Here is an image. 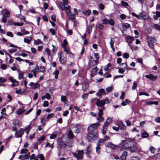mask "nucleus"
I'll return each mask as SVG.
<instances>
[{"mask_svg":"<svg viewBox=\"0 0 160 160\" xmlns=\"http://www.w3.org/2000/svg\"><path fill=\"white\" fill-rule=\"evenodd\" d=\"M151 152L152 153H154L155 152V148L153 147H151L150 149Z\"/></svg>","mask_w":160,"mask_h":160,"instance_id":"nucleus-62","label":"nucleus"},{"mask_svg":"<svg viewBox=\"0 0 160 160\" xmlns=\"http://www.w3.org/2000/svg\"><path fill=\"white\" fill-rule=\"evenodd\" d=\"M103 139L104 140V141L105 142L108 141V140H109L110 138L107 135H105L104 136V138H103Z\"/></svg>","mask_w":160,"mask_h":160,"instance_id":"nucleus-52","label":"nucleus"},{"mask_svg":"<svg viewBox=\"0 0 160 160\" xmlns=\"http://www.w3.org/2000/svg\"><path fill=\"white\" fill-rule=\"evenodd\" d=\"M108 24H110L111 26H113L114 23L113 20L112 19H110L108 20Z\"/></svg>","mask_w":160,"mask_h":160,"instance_id":"nucleus-35","label":"nucleus"},{"mask_svg":"<svg viewBox=\"0 0 160 160\" xmlns=\"http://www.w3.org/2000/svg\"><path fill=\"white\" fill-rule=\"evenodd\" d=\"M75 15L74 14H70L69 17V19L70 20H73L75 19Z\"/></svg>","mask_w":160,"mask_h":160,"instance_id":"nucleus-39","label":"nucleus"},{"mask_svg":"<svg viewBox=\"0 0 160 160\" xmlns=\"http://www.w3.org/2000/svg\"><path fill=\"white\" fill-rule=\"evenodd\" d=\"M139 95L140 96L144 95L146 96H148L149 95V94L148 93L145 92H140L139 93Z\"/></svg>","mask_w":160,"mask_h":160,"instance_id":"nucleus-38","label":"nucleus"},{"mask_svg":"<svg viewBox=\"0 0 160 160\" xmlns=\"http://www.w3.org/2000/svg\"><path fill=\"white\" fill-rule=\"evenodd\" d=\"M44 140V136H42L40 137L38 140V141L40 143H42Z\"/></svg>","mask_w":160,"mask_h":160,"instance_id":"nucleus-37","label":"nucleus"},{"mask_svg":"<svg viewBox=\"0 0 160 160\" xmlns=\"http://www.w3.org/2000/svg\"><path fill=\"white\" fill-rule=\"evenodd\" d=\"M0 68L1 69L5 70L7 68V66L6 64H1Z\"/></svg>","mask_w":160,"mask_h":160,"instance_id":"nucleus-30","label":"nucleus"},{"mask_svg":"<svg viewBox=\"0 0 160 160\" xmlns=\"http://www.w3.org/2000/svg\"><path fill=\"white\" fill-rule=\"evenodd\" d=\"M99 7L101 10H103L104 9V6L102 3H100L99 5Z\"/></svg>","mask_w":160,"mask_h":160,"instance_id":"nucleus-64","label":"nucleus"},{"mask_svg":"<svg viewBox=\"0 0 160 160\" xmlns=\"http://www.w3.org/2000/svg\"><path fill=\"white\" fill-rule=\"evenodd\" d=\"M48 103L47 101H45L43 104L44 107H48Z\"/></svg>","mask_w":160,"mask_h":160,"instance_id":"nucleus-59","label":"nucleus"},{"mask_svg":"<svg viewBox=\"0 0 160 160\" xmlns=\"http://www.w3.org/2000/svg\"><path fill=\"white\" fill-rule=\"evenodd\" d=\"M99 126V124L98 123L90 125L88 128V130L89 133L88 134V138L90 141L92 139V138L96 136L98 130L97 127Z\"/></svg>","mask_w":160,"mask_h":160,"instance_id":"nucleus-1","label":"nucleus"},{"mask_svg":"<svg viewBox=\"0 0 160 160\" xmlns=\"http://www.w3.org/2000/svg\"><path fill=\"white\" fill-rule=\"evenodd\" d=\"M128 153L127 152L125 151H123V153L121 157L122 160H125L126 159V157Z\"/></svg>","mask_w":160,"mask_h":160,"instance_id":"nucleus-16","label":"nucleus"},{"mask_svg":"<svg viewBox=\"0 0 160 160\" xmlns=\"http://www.w3.org/2000/svg\"><path fill=\"white\" fill-rule=\"evenodd\" d=\"M140 17L144 19H145L148 18V14L145 12H143L139 14V17Z\"/></svg>","mask_w":160,"mask_h":160,"instance_id":"nucleus-10","label":"nucleus"},{"mask_svg":"<svg viewBox=\"0 0 160 160\" xmlns=\"http://www.w3.org/2000/svg\"><path fill=\"white\" fill-rule=\"evenodd\" d=\"M23 133V130L22 128H20L19 131L16 132V138L21 137Z\"/></svg>","mask_w":160,"mask_h":160,"instance_id":"nucleus-8","label":"nucleus"},{"mask_svg":"<svg viewBox=\"0 0 160 160\" xmlns=\"http://www.w3.org/2000/svg\"><path fill=\"white\" fill-rule=\"evenodd\" d=\"M25 111V110L22 109H18L17 112V113L18 115H20L23 113Z\"/></svg>","mask_w":160,"mask_h":160,"instance_id":"nucleus-19","label":"nucleus"},{"mask_svg":"<svg viewBox=\"0 0 160 160\" xmlns=\"http://www.w3.org/2000/svg\"><path fill=\"white\" fill-rule=\"evenodd\" d=\"M109 103V100L108 99L102 100L98 99L97 101L96 104L98 107H100L102 108H104V104L105 103L108 104Z\"/></svg>","mask_w":160,"mask_h":160,"instance_id":"nucleus-4","label":"nucleus"},{"mask_svg":"<svg viewBox=\"0 0 160 160\" xmlns=\"http://www.w3.org/2000/svg\"><path fill=\"white\" fill-rule=\"evenodd\" d=\"M128 148H130L131 152H134L138 149V146L136 142L133 141L129 142H128Z\"/></svg>","mask_w":160,"mask_h":160,"instance_id":"nucleus-3","label":"nucleus"},{"mask_svg":"<svg viewBox=\"0 0 160 160\" xmlns=\"http://www.w3.org/2000/svg\"><path fill=\"white\" fill-rule=\"evenodd\" d=\"M98 56H99V53H96L94 54V57L95 58V59H96L97 60H98L99 58Z\"/></svg>","mask_w":160,"mask_h":160,"instance_id":"nucleus-63","label":"nucleus"},{"mask_svg":"<svg viewBox=\"0 0 160 160\" xmlns=\"http://www.w3.org/2000/svg\"><path fill=\"white\" fill-rule=\"evenodd\" d=\"M82 12L84 15H89L91 14V11L90 10H89L86 11L85 12L83 11Z\"/></svg>","mask_w":160,"mask_h":160,"instance_id":"nucleus-26","label":"nucleus"},{"mask_svg":"<svg viewBox=\"0 0 160 160\" xmlns=\"http://www.w3.org/2000/svg\"><path fill=\"white\" fill-rule=\"evenodd\" d=\"M124 70L122 68H119L118 72L120 73H123L124 72Z\"/></svg>","mask_w":160,"mask_h":160,"instance_id":"nucleus-53","label":"nucleus"},{"mask_svg":"<svg viewBox=\"0 0 160 160\" xmlns=\"http://www.w3.org/2000/svg\"><path fill=\"white\" fill-rule=\"evenodd\" d=\"M88 95V93H85L82 96V98L83 99L85 100L87 98Z\"/></svg>","mask_w":160,"mask_h":160,"instance_id":"nucleus-43","label":"nucleus"},{"mask_svg":"<svg viewBox=\"0 0 160 160\" xmlns=\"http://www.w3.org/2000/svg\"><path fill=\"white\" fill-rule=\"evenodd\" d=\"M121 3L124 6H128V3L126 2H125L123 1H122L121 2Z\"/></svg>","mask_w":160,"mask_h":160,"instance_id":"nucleus-51","label":"nucleus"},{"mask_svg":"<svg viewBox=\"0 0 160 160\" xmlns=\"http://www.w3.org/2000/svg\"><path fill=\"white\" fill-rule=\"evenodd\" d=\"M41 43V41L39 39H38L37 40H34V44L37 45L40 44Z\"/></svg>","mask_w":160,"mask_h":160,"instance_id":"nucleus-29","label":"nucleus"},{"mask_svg":"<svg viewBox=\"0 0 160 160\" xmlns=\"http://www.w3.org/2000/svg\"><path fill=\"white\" fill-rule=\"evenodd\" d=\"M130 24L127 23L122 24V28H123L124 30H125L126 29L130 28Z\"/></svg>","mask_w":160,"mask_h":160,"instance_id":"nucleus-17","label":"nucleus"},{"mask_svg":"<svg viewBox=\"0 0 160 160\" xmlns=\"http://www.w3.org/2000/svg\"><path fill=\"white\" fill-rule=\"evenodd\" d=\"M120 17L121 19L123 20L126 18V16L124 14H121L120 15Z\"/></svg>","mask_w":160,"mask_h":160,"instance_id":"nucleus-57","label":"nucleus"},{"mask_svg":"<svg viewBox=\"0 0 160 160\" xmlns=\"http://www.w3.org/2000/svg\"><path fill=\"white\" fill-rule=\"evenodd\" d=\"M63 48V51L67 53H69V50L68 48L66 47H62Z\"/></svg>","mask_w":160,"mask_h":160,"instance_id":"nucleus-41","label":"nucleus"},{"mask_svg":"<svg viewBox=\"0 0 160 160\" xmlns=\"http://www.w3.org/2000/svg\"><path fill=\"white\" fill-rule=\"evenodd\" d=\"M118 125L120 129L121 130H125L126 128V126L124 125L122 122H119Z\"/></svg>","mask_w":160,"mask_h":160,"instance_id":"nucleus-13","label":"nucleus"},{"mask_svg":"<svg viewBox=\"0 0 160 160\" xmlns=\"http://www.w3.org/2000/svg\"><path fill=\"white\" fill-rule=\"evenodd\" d=\"M7 35L11 37H13V36L12 32H8L7 33Z\"/></svg>","mask_w":160,"mask_h":160,"instance_id":"nucleus-50","label":"nucleus"},{"mask_svg":"<svg viewBox=\"0 0 160 160\" xmlns=\"http://www.w3.org/2000/svg\"><path fill=\"white\" fill-rule=\"evenodd\" d=\"M7 18V17L3 16V17H2L1 19L2 21L4 23L6 22L7 21V19L6 18Z\"/></svg>","mask_w":160,"mask_h":160,"instance_id":"nucleus-49","label":"nucleus"},{"mask_svg":"<svg viewBox=\"0 0 160 160\" xmlns=\"http://www.w3.org/2000/svg\"><path fill=\"white\" fill-rule=\"evenodd\" d=\"M97 67H96L95 68H93L92 71L91 72L92 74H95L97 72Z\"/></svg>","mask_w":160,"mask_h":160,"instance_id":"nucleus-56","label":"nucleus"},{"mask_svg":"<svg viewBox=\"0 0 160 160\" xmlns=\"http://www.w3.org/2000/svg\"><path fill=\"white\" fill-rule=\"evenodd\" d=\"M2 14L3 16L7 18L9 17L10 15V14L9 12L6 9H4L2 11Z\"/></svg>","mask_w":160,"mask_h":160,"instance_id":"nucleus-11","label":"nucleus"},{"mask_svg":"<svg viewBox=\"0 0 160 160\" xmlns=\"http://www.w3.org/2000/svg\"><path fill=\"white\" fill-rule=\"evenodd\" d=\"M122 56L124 58L126 59L128 58L129 57L128 54L127 53H124Z\"/></svg>","mask_w":160,"mask_h":160,"instance_id":"nucleus-42","label":"nucleus"},{"mask_svg":"<svg viewBox=\"0 0 160 160\" xmlns=\"http://www.w3.org/2000/svg\"><path fill=\"white\" fill-rule=\"evenodd\" d=\"M38 157L40 158V160H45L44 157L42 154H39L38 155Z\"/></svg>","mask_w":160,"mask_h":160,"instance_id":"nucleus-54","label":"nucleus"},{"mask_svg":"<svg viewBox=\"0 0 160 160\" xmlns=\"http://www.w3.org/2000/svg\"><path fill=\"white\" fill-rule=\"evenodd\" d=\"M148 135L146 132L142 133L141 135V137L142 138H145L148 137Z\"/></svg>","mask_w":160,"mask_h":160,"instance_id":"nucleus-33","label":"nucleus"},{"mask_svg":"<svg viewBox=\"0 0 160 160\" xmlns=\"http://www.w3.org/2000/svg\"><path fill=\"white\" fill-rule=\"evenodd\" d=\"M61 100L62 102H64V105L65 106L66 105H68V104L66 103V101L67 100H66V97L62 95L61 96Z\"/></svg>","mask_w":160,"mask_h":160,"instance_id":"nucleus-14","label":"nucleus"},{"mask_svg":"<svg viewBox=\"0 0 160 160\" xmlns=\"http://www.w3.org/2000/svg\"><path fill=\"white\" fill-rule=\"evenodd\" d=\"M100 145H98L96 148V152L99 154L100 152V150L101 149V148L99 146Z\"/></svg>","mask_w":160,"mask_h":160,"instance_id":"nucleus-34","label":"nucleus"},{"mask_svg":"<svg viewBox=\"0 0 160 160\" xmlns=\"http://www.w3.org/2000/svg\"><path fill=\"white\" fill-rule=\"evenodd\" d=\"M115 42L114 38H112L111 39L110 41V47L114 46V43Z\"/></svg>","mask_w":160,"mask_h":160,"instance_id":"nucleus-25","label":"nucleus"},{"mask_svg":"<svg viewBox=\"0 0 160 160\" xmlns=\"http://www.w3.org/2000/svg\"><path fill=\"white\" fill-rule=\"evenodd\" d=\"M113 88V87L110 86L107 88H106V91L108 92H109L111 91Z\"/></svg>","mask_w":160,"mask_h":160,"instance_id":"nucleus-36","label":"nucleus"},{"mask_svg":"<svg viewBox=\"0 0 160 160\" xmlns=\"http://www.w3.org/2000/svg\"><path fill=\"white\" fill-rule=\"evenodd\" d=\"M104 108H101L99 109V112L98 113V116H102L103 113V110Z\"/></svg>","mask_w":160,"mask_h":160,"instance_id":"nucleus-32","label":"nucleus"},{"mask_svg":"<svg viewBox=\"0 0 160 160\" xmlns=\"http://www.w3.org/2000/svg\"><path fill=\"white\" fill-rule=\"evenodd\" d=\"M112 120L111 118H108L104 123L103 126H104V127H106L112 123Z\"/></svg>","mask_w":160,"mask_h":160,"instance_id":"nucleus-9","label":"nucleus"},{"mask_svg":"<svg viewBox=\"0 0 160 160\" xmlns=\"http://www.w3.org/2000/svg\"><path fill=\"white\" fill-rule=\"evenodd\" d=\"M97 120L98 121H99L100 122L103 121V118L102 117V116H99L97 118Z\"/></svg>","mask_w":160,"mask_h":160,"instance_id":"nucleus-44","label":"nucleus"},{"mask_svg":"<svg viewBox=\"0 0 160 160\" xmlns=\"http://www.w3.org/2000/svg\"><path fill=\"white\" fill-rule=\"evenodd\" d=\"M89 85L88 83L85 82L84 84V86L82 87V89L83 91H85L86 89L88 88Z\"/></svg>","mask_w":160,"mask_h":160,"instance_id":"nucleus-20","label":"nucleus"},{"mask_svg":"<svg viewBox=\"0 0 160 160\" xmlns=\"http://www.w3.org/2000/svg\"><path fill=\"white\" fill-rule=\"evenodd\" d=\"M28 150L27 149H22L21 150L20 152L22 154H24L27 153L28 152Z\"/></svg>","mask_w":160,"mask_h":160,"instance_id":"nucleus-31","label":"nucleus"},{"mask_svg":"<svg viewBox=\"0 0 160 160\" xmlns=\"http://www.w3.org/2000/svg\"><path fill=\"white\" fill-rule=\"evenodd\" d=\"M105 142L103 139H100L98 141V145L100 146L103 145Z\"/></svg>","mask_w":160,"mask_h":160,"instance_id":"nucleus-22","label":"nucleus"},{"mask_svg":"<svg viewBox=\"0 0 160 160\" xmlns=\"http://www.w3.org/2000/svg\"><path fill=\"white\" fill-rule=\"evenodd\" d=\"M160 17V12L157 11L156 12V15L153 16V18L155 20L158 19V18Z\"/></svg>","mask_w":160,"mask_h":160,"instance_id":"nucleus-18","label":"nucleus"},{"mask_svg":"<svg viewBox=\"0 0 160 160\" xmlns=\"http://www.w3.org/2000/svg\"><path fill=\"white\" fill-rule=\"evenodd\" d=\"M46 98L48 99H50L51 98V96L48 93H46L45 95Z\"/></svg>","mask_w":160,"mask_h":160,"instance_id":"nucleus-46","label":"nucleus"},{"mask_svg":"<svg viewBox=\"0 0 160 160\" xmlns=\"http://www.w3.org/2000/svg\"><path fill=\"white\" fill-rule=\"evenodd\" d=\"M103 129L102 131V132L103 134L105 135L106 133V131L107 129V128L106 127H104V126H103Z\"/></svg>","mask_w":160,"mask_h":160,"instance_id":"nucleus-48","label":"nucleus"},{"mask_svg":"<svg viewBox=\"0 0 160 160\" xmlns=\"http://www.w3.org/2000/svg\"><path fill=\"white\" fill-rule=\"evenodd\" d=\"M68 42H67V40L66 39H64L63 42L62 43L61 45L62 47H66V46L68 45Z\"/></svg>","mask_w":160,"mask_h":160,"instance_id":"nucleus-24","label":"nucleus"},{"mask_svg":"<svg viewBox=\"0 0 160 160\" xmlns=\"http://www.w3.org/2000/svg\"><path fill=\"white\" fill-rule=\"evenodd\" d=\"M59 74V71L58 70H56L53 73V74L55 75V78L57 79L58 78V75Z\"/></svg>","mask_w":160,"mask_h":160,"instance_id":"nucleus-28","label":"nucleus"},{"mask_svg":"<svg viewBox=\"0 0 160 160\" xmlns=\"http://www.w3.org/2000/svg\"><path fill=\"white\" fill-rule=\"evenodd\" d=\"M102 94H105V90L103 88L100 89L98 92L97 93L96 95L100 97Z\"/></svg>","mask_w":160,"mask_h":160,"instance_id":"nucleus-12","label":"nucleus"},{"mask_svg":"<svg viewBox=\"0 0 160 160\" xmlns=\"http://www.w3.org/2000/svg\"><path fill=\"white\" fill-rule=\"evenodd\" d=\"M154 28L158 30H160V27L159 25L157 24H155L154 25Z\"/></svg>","mask_w":160,"mask_h":160,"instance_id":"nucleus-58","label":"nucleus"},{"mask_svg":"<svg viewBox=\"0 0 160 160\" xmlns=\"http://www.w3.org/2000/svg\"><path fill=\"white\" fill-rule=\"evenodd\" d=\"M53 116L54 114L52 113L48 114L47 117V120H48L49 119L52 118L53 117Z\"/></svg>","mask_w":160,"mask_h":160,"instance_id":"nucleus-40","label":"nucleus"},{"mask_svg":"<svg viewBox=\"0 0 160 160\" xmlns=\"http://www.w3.org/2000/svg\"><path fill=\"white\" fill-rule=\"evenodd\" d=\"M83 153V150L78 151L77 153H75L73 154V156L76 158H82V154Z\"/></svg>","mask_w":160,"mask_h":160,"instance_id":"nucleus-6","label":"nucleus"},{"mask_svg":"<svg viewBox=\"0 0 160 160\" xmlns=\"http://www.w3.org/2000/svg\"><path fill=\"white\" fill-rule=\"evenodd\" d=\"M68 136L69 138H72L73 137L74 135L72 132L71 130H70L68 131Z\"/></svg>","mask_w":160,"mask_h":160,"instance_id":"nucleus-21","label":"nucleus"},{"mask_svg":"<svg viewBox=\"0 0 160 160\" xmlns=\"http://www.w3.org/2000/svg\"><path fill=\"white\" fill-rule=\"evenodd\" d=\"M102 23L103 24H108V20L106 19H103L102 20Z\"/></svg>","mask_w":160,"mask_h":160,"instance_id":"nucleus-27","label":"nucleus"},{"mask_svg":"<svg viewBox=\"0 0 160 160\" xmlns=\"http://www.w3.org/2000/svg\"><path fill=\"white\" fill-rule=\"evenodd\" d=\"M6 79L3 78H0V83H4L6 82Z\"/></svg>","mask_w":160,"mask_h":160,"instance_id":"nucleus-55","label":"nucleus"},{"mask_svg":"<svg viewBox=\"0 0 160 160\" xmlns=\"http://www.w3.org/2000/svg\"><path fill=\"white\" fill-rule=\"evenodd\" d=\"M145 77L147 78L152 80V81L155 80L157 78V76H153L152 74L145 75Z\"/></svg>","mask_w":160,"mask_h":160,"instance_id":"nucleus-7","label":"nucleus"},{"mask_svg":"<svg viewBox=\"0 0 160 160\" xmlns=\"http://www.w3.org/2000/svg\"><path fill=\"white\" fill-rule=\"evenodd\" d=\"M70 8V6L69 5L64 6H61V9L62 10H65V13L68 16L70 15L69 14L71 12Z\"/></svg>","mask_w":160,"mask_h":160,"instance_id":"nucleus-5","label":"nucleus"},{"mask_svg":"<svg viewBox=\"0 0 160 160\" xmlns=\"http://www.w3.org/2000/svg\"><path fill=\"white\" fill-rule=\"evenodd\" d=\"M107 146L112 149H114L118 147L117 146L113 144L112 143L108 144L107 145Z\"/></svg>","mask_w":160,"mask_h":160,"instance_id":"nucleus-15","label":"nucleus"},{"mask_svg":"<svg viewBox=\"0 0 160 160\" xmlns=\"http://www.w3.org/2000/svg\"><path fill=\"white\" fill-rule=\"evenodd\" d=\"M62 2H61V4L62 5L61 6H64L68 5L67 4L68 0H62Z\"/></svg>","mask_w":160,"mask_h":160,"instance_id":"nucleus-23","label":"nucleus"},{"mask_svg":"<svg viewBox=\"0 0 160 160\" xmlns=\"http://www.w3.org/2000/svg\"><path fill=\"white\" fill-rule=\"evenodd\" d=\"M137 83L134 82L133 83V86L132 87V90H134L136 89L137 87Z\"/></svg>","mask_w":160,"mask_h":160,"instance_id":"nucleus-47","label":"nucleus"},{"mask_svg":"<svg viewBox=\"0 0 160 160\" xmlns=\"http://www.w3.org/2000/svg\"><path fill=\"white\" fill-rule=\"evenodd\" d=\"M147 39L149 46L152 48H153L154 44H156L157 42L156 39L153 37L147 36Z\"/></svg>","mask_w":160,"mask_h":160,"instance_id":"nucleus-2","label":"nucleus"},{"mask_svg":"<svg viewBox=\"0 0 160 160\" xmlns=\"http://www.w3.org/2000/svg\"><path fill=\"white\" fill-rule=\"evenodd\" d=\"M155 121L157 122H160V117H156L155 119Z\"/></svg>","mask_w":160,"mask_h":160,"instance_id":"nucleus-61","label":"nucleus"},{"mask_svg":"<svg viewBox=\"0 0 160 160\" xmlns=\"http://www.w3.org/2000/svg\"><path fill=\"white\" fill-rule=\"evenodd\" d=\"M92 29L90 28V27L89 26H88L87 28V31L88 33L90 34L91 32Z\"/></svg>","mask_w":160,"mask_h":160,"instance_id":"nucleus-45","label":"nucleus"},{"mask_svg":"<svg viewBox=\"0 0 160 160\" xmlns=\"http://www.w3.org/2000/svg\"><path fill=\"white\" fill-rule=\"evenodd\" d=\"M45 70V68L43 66L40 67L39 68V71L40 72H43Z\"/></svg>","mask_w":160,"mask_h":160,"instance_id":"nucleus-60","label":"nucleus"}]
</instances>
